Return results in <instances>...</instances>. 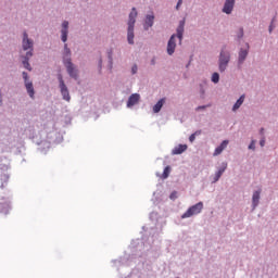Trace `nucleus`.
Here are the masks:
<instances>
[{"mask_svg":"<svg viewBox=\"0 0 278 278\" xmlns=\"http://www.w3.org/2000/svg\"><path fill=\"white\" fill-rule=\"evenodd\" d=\"M201 131H195L194 134H192L189 137V142H193L194 140H197V136H200Z\"/></svg>","mask_w":278,"mask_h":278,"instance_id":"24","label":"nucleus"},{"mask_svg":"<svg viewBox=\"0 0 278 278\" xmlns=\"http://www.w3.org/2000/svg\"><path fill=\"white\" fill-rule=\"evenodd\" d=\"M131 73H132V75H136V73H138V65H134L131 67Z\"/></svg>","mask_w":278,"mask_h":278,"instance_id":"28","label":"nucleus"},{"mask_svg":"<svg viewBox=\"0 0 278 278\" xmlns=\"http://www.w3.org/2000/svg\"><path fill=\"white\" fill-rule=\"evenodd\" d=\"M235 5H236V0H226L223 8L224 14H231V12H233Z\"/></svg>","mask_w":278,"mask_h":278,"instance_id":"7","label":"nucleus"},{"mask_svg":"<svg viewBox=\"0 0 278 278\" xmlns=\"http://www.w3.org/2000/svg\"><path fill=\"white\" fill-rule=\"evenodd\" d=\"M186 26V21H180L178 27H177V38L179 39V42L181 45V40H184V27Z\"/></svg>","mask_w":278,"mask_h":278,"instance_id":"11","label":"nucleus"},{"mask_svg":"<svg viewBox=\"0 0 278 278\" xmlns=\"http://www.w3.org/2000/svg\"><path fill=\"white\" fill-rule=\"evenodd\" d=\"M65 66L67 68V73L71 77L77 78V71H75V67L73 66V63L68 60L65 63Z\"/></svg>","mask_w":278,"mask_h":278,"instance_id":"12","label":"nucleus"},{"mask_svg":"<svg viewBox=\"0 0 278 278\" xmlns=\"http://www.w3.org/2000/svg\"><path fill=\"white\" fill-rule=\"evenodd\" d=\"M187 150H188L187 144H179L175 147V149L173 150V155H181V153H184Z\"/></svg>","mask_w":278,"mask_h":278,"instance_id":"17","label":"nucleus"},{"mask_svg":"<svg viewBox=\"0 0 278 278\" xmlns=\"http://www.w3.org/2000/svg\"><path fill=\"white\" fill-rule=\"evenodd\" d=\"M64 51L67 55H71V49H68V45H64Z\"/></svg>","mask_w":278,"mask_h":278,"instance_id":"26","label":"nucleus"},{"mask_svg":"<svg viewBox=\"0 0 278 278\" xmlns=\"http://www.w3.org/2000/svg\"><path fill=\"white\" fill-rule=\"evenodd\" d=\"M203 212V202H198L197 204L190 206L186 213L181 215V218H191V216H197Z\"/></svg>","mask_w":278,"mask_h":278,"instance_id":"2","label":"nucleus"},{"mask_svg":"<svg viewBox=\"0 0 278 278\" xmlns=\"http://www.w3.org/2000/svg\"><path fill=\"white\" fill-rule=\"evenodd\" d=\"M247 55H249V50L241 49L239 52V63L242 64L244 60H247Z\"/></svg>","mask_w":278,"mask_h":278,"instance_id":"21","label":"nucleus"},{"mask_svg":"<svg viewBox=\"0 0 278 278\" xmlns=\"http://www.w3.org/2000/svg\"><path fill=\"white\" fill-rule=\"evenodd\" d=\"M244 103V96H241L235 105L232 106V112H236L237 110H240V106Z\"/></svg>","mask_w":278,"mask_h":278,"instance_id":"20","label":"nucleus"},{"mask_svg":"<svg viewBox=\"0 0 278 278\" xmlns=\"http://www.w3.org/2000/svg\"><path fill=\"white\" fill-rule=\"evenodd\" d=\"M227 170V163H223V166L216 172L214 178H213V184H216L220 177H223V173Z\"/></svg>","mask_w":278,"mask_h":278,"instance_id":"13","label":"nucleus"},{"mask_svg":"<svg viewBox=\"0 0 278 278\" xmlns=\"http://www.w3.org/2000/svg\"><path fill=\"white\" fill-rule=\"evenodd\" d=\"M260 194H262V189L253 193V197H252L253 210H255L256 206L260 205Z\"/></svg>","mask_w":278,"mask_h":278,"instance_id":"15","label":"nucleus"},{"mask_svg":"<svg viewBox=\"0 0 278 278\" xmlns=\"http://www.w3.org/2000/svg\"><path fill=\"white\" fill-rule=\"evenodd\" d=\"M169 175H170V166H166V167L164 168L162 178H163V179H168V176H169Z\"/></svg>","mask_w":278,"mask_h":278,"instance_id":"22","label":"nucleus"},{"mask_svg":"<svg viewBox=\"0 0 278 278\" xmlns=\"http://www.w3.org/2000/svg\"><path fill=\"white\" fill-rule=\"evenodd\" d=\"M229 60H231L229 52H225L222 50L219 54V62H218V68L220 73H225V71H227V66L229 65Z\"/></svg>","mask_w":278,"mask_h":278,"instance_id":"3","label":"nucleus"},{"mask_svg":"<svg viewBox=\"0 0 278 278\" xmlns=\"http://www.w3.org/2000/svg\"><path fill=\"white\" fill-rule=\"evenodd\" d=\"M31 55H34L33 52H27L24 56L23 66L26 71H31V65L29 64V58H31Z\"/></svg>","mask_w":278,"mask_h":278,"instance_id":"16","label":"nucleus"},{"mask_svg":"<svg viewBox=\"0 0 278 278\" xmlns=\"http://www.w3.org/2000/svg\"><path fill=\"white\" fill-rule=\"evenodd\" d=\"M58 79L62 98L64 99V101H71V93L68 92V87H66V84H64V78L62 77V74H59Z\"/></svg>","mask_w":278,"mask_h":278,"instance_id":"4","label":"nucleus"},{"mask_svg":"<svg viewBox=\"0 0 278 278\" xmlns=\"http://www.w3.org/2000/svg\"><path fill=\"white\" fill-rule=\"evenodd\" d=\"M206 108H210V104L208 105H201V106H198L195 109V112H200V110H205Z\"/></svg>","mask_w":278,"mask_h":278,"instance_id":"27","label":"nucleus"},{"mask_svg":"<svg viewBox=\"0 0 278 278\" xmlns=\"http://www.w3.org/2000/svg\"><path fill=\"white\" fill-rule=\"evenodd\" d=\"M61 34H62V37H61L62 41L66 42V40H68V22L67 21L63 22Z\"/></svg>","mask_w":278,"mask_h":278,"instance_id":"10","label":"nucleus"},{"mask_svg":"<svg viewBox=\"0 0 278 278\" xmlns=\"http://www.w3.org/2000/svg\"><path fill=\"white\" fill-rule=\"evenodd\" d=\"M273 29H275V17L271 20V24L269 25V34H273Z\"/></svg>","mask_w":278,"mask_h":278,"instance_id":"25","label":"nucleus"},{"mask_svg":"<svg viewBox=\"0 0 278 278\" xmlns=\"http://www.w3.org/2000/svg\"><path fill=\"white\" fill-rule=\"evenodd\" d=\"M22 47L24 51H28V53H34V40L29 39L27 31L23 34Z\"/></svg>","mask_w":278,"mask_h":278,"instance_id":"5","label":"nucleus"},{"mask_svg":"<svg viewBox=\"0 0 278 278\" xmlns=\"http://www.w3.org/2000/svg\"><path fill=\"white\" fill-rule=\"evenodd\" d=\"M249 149L255 150V140L251 141Z\"/></svg>","mask_w":278,"mask_h":278,"instance_id":"29","label":"nucleus"},{"mask_svg":"<svg viewBox=\"0 0 278 278\" xmlns=\"http://www.w3.org/2000/svg\"><path fill=\"white\" fill-rule=\"evenodd\" d=\"M241 36H243V30H242V28H241Z\"/></svg>","mask_w":278,"mask_h":278,"instance_id":"34","label":"nucleus"},{"mask_svg":"<svg viewBox=\"0 0 278 278\" xmlns=\"http://www.w3.org/2000/svg\"><path fill=\"white\" fill-rule=\"evenodd\" d=\"M153 21H155V15H153V13L147 15L144 28L149 29V27H153Z\"/></svg>","mask_w":278,"mask_h":278,"instance_id":"19","label":"nucleus"},{"mask_svg":"<svg viewBox=\"0 0 278 278\" xmlns=\"http://www.w3.org/2000/svg\"><path fill=\"white\" fill-rule=\"evenodd\" d=\"M181 3H184V0H178L177 5H176V10H179V7L181 5Z\"/></svg>","mask_w":278,"mask_h":278,"instance_id":"32","label":"nucleus"},{"mask_svg":"<svg viewBox=\"0 0 278 278\" xmlns=\"http://www.w3.org/2000/svg\"><path fill=\"white\" fill-rule=\"evenodd\" d=\"M137 16H138V11H136V8H132L131 12L129 13V20H128L127 40L129 45H134V26L136 25Z\"/></svg>","mask_w":278,"mask_h":278,"instance_id":"1","label":"nucleus"},{"mask_svg":"<svg viewBox=\"0 0 278 278\" xmlns=\"http://www.w3.org/2000/svg\"><path fill=\"white\" fill-rule=\"evenodd\" d=\"M261 135L264 136V128H261Z\"/></svg>","mask_w":278,"mask_h":278,"instance_id":"33","label":"nucleus"},{"mask_svg":"<svg viewBox=\"0 0 278 278\" xmlns=\"http://www.w3.org/2000/svg\"><path fill=\"white\" fill-rule=\"evenodd\" d=\"M152 64H155V61H154V60H152Z\"/></svg>","mask_w":278,"mask_h":278,"instance_id":"35","label":"nucleus"},{"mask_svg":"<svg viewBox=\"0 0 278 278\" xmlns=\"http://www.w3.org/2000/svg\"><path fill=\"white\" fill-rule=\"evenodd\" d=\"M140 102V96L138 93H132L127 101V108H134Z\"/></svg>","mask_w":278,"mask_h":278,"instance_id":"9","label":"nucleus"},{"mask_svg":"<svg viewBox=\"0 0 278 278\" xmlns=\"http://www.w3.org/2000/svg\"><path fill=\"white\" fill-rule=\"evenodd\" d=\"M164 103H166V99L164 98L155 103V105L153 106L154 114H157L162 110V108H164Z\"/></svg>","mask_w":278,"mask_h":278,"instance_id":"18","label":"nucleus"},{"mask_svg":"<svg viewBox=\"0 0 278 278\" xmlns=\"http://www.w3.org/2000/svg\"><path fill=\"white\" fill-rule=\"evenodd\" d=\"M176 35H172L167 43V53L168 55H173L175 53V49L177 48V43L175 42Z\"/></svg>","mask_w":278,"mask_h":278,"instance_id":"8","label":"nucleus"},{"mask_svg":"<svg viewBox=\"0 0 278 278\" xmlns=\"http://www.w3.org/2000/svg\"><path fill=\"white\" fill-rule=\"evenodd\" d=\"M265 144H266V139H265V138L261 139L260 146H261V147H264Z\"/></svg>","mask_w":278,"mask_h":278,"instance_id":"30","label":"nucleus"},{"mask_svg":"<svg viewBox=\"0 0 278 278\" xmlns=\"http://www.w3.org/2000/svg\"><path fill=\"white\" fill-rule=\"evenodd\" d=\"M169 199H172V200L177 199V192H173V193L169 195Z\"/></svg>","mask_w":278,"mask_h":278,"instance_id":"31","label":"nucleus"},{"mask_svg":"<svg viewBox=\"0 0 278 278\" xmlns=\"http://www.w3.org/2000/svg\"><path fill=\"white\" fill-rule=\"evenodd\" d=\"M212 81L213 84H218V81H220V75L218 73H213L212 75Z\"/></svg>","mask_w":278,"mask_h":278,"instance_id":"23","label":"nucleus"},{"mask_svg":"<svg viewBox=\"0 0 278 278\" xmlns=\"http://www.w3.org/2000/svg\"><path fill=\"white\" fill-rule=\"evenodd\" d=\"M227 144H229V140H224L219 147H217L214 151L213 155H220V153H223V151H225V149H227Z\"/></svg>","mask_w":278,"mask_h":278,"instance_id":"14","label":"nucleus"},{"mask_svg":"<svg viewBox=\"0 0 278 278\" xmlns=\"http://www.w3.org/2000/svg\"><path fill=\"white\" fill-rule=\"evenodd\" d=\"M22 76L25 81V88H26L30 99H34V94H36V91H34V83L29 81V75L27 74V72H23Z\"/></svg>","mask_w":278,"mask_h":278,"instance_id":"6","label":"nucleus"}]
</instances>
